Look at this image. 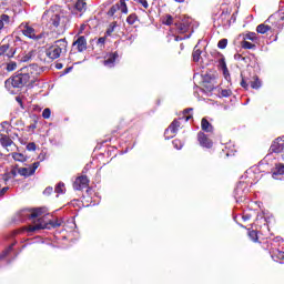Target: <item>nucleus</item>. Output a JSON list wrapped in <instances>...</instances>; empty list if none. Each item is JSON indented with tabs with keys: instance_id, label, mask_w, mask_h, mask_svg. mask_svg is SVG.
I'll list each match as a JSON object with an SVG mask.
<instances>
[{
	"instance_id": "f704fd0d",
	"label": "nucleus",
	"mask_w": 284,
	"mask_h": 284,
	"mask_svg": "<svg viewBox=\"0 0 284 284\" xmlns=\"http://www.w3.org/2000/svg\"><path fill=\"white\" fill-rule=\"evenodd\" d=\"M190 112H192V109H185L181 119H184L186 122L190 121V119H192V114Z\"/></svg>"
},
{
	"instance_id": "412c9836",
	"label": "nucleus",
	"mask_w": 284,
	"mask_h": 284,
	"mask_svg": "<svg viewBox=\"0 0 284 284\" xmlns=\"http://www.w3.org/2000/svg\"><path fill=\"white\" fill-rule=\"evenodd\" d=\"M12 159L20 163H26V161H28V158L23 153H12Z\"/></svg>"
},
{
	"instance_id": "f3484780",
	"label": "nucleus",
	"mask_w": 284,
	"mask_h": 284,
	"mask_svg": "<svg viewBox=\"0 0 284 284\" xmlns=\"http://www.w3.org/2000/svg\"><path fill=\"white\" fill-rule=\"evenodd\" d=\"M284 174V164H277L275 166V170L273 171V179H276V176H283Z\"/></svg>"
},
{
	"instance_id": "a211bd4d",
	"label": "nucleus",
	"mask_w": 284,
	"mask_h": 284,
	"mask_svg": "<svg viewBox=\"0 0 284 284\" xmlns=\"http://www.w3.org/2000/svg\"><path fill=\"white\" fill-rule=\"evenodd\" d=\"M17 174H19V169L13 168L9 173H6L3 179L6 182L10 181V179L17 178Z\"/></svg>"
},
{
	"instance_id": "f8f14e48",
	"label": "nucleus",
	"mask_w": 284,
	"mask_h": 284,
	"mask_svg": "<svg viewBox=\"0 0 284 284\" xmlns=\"http://www.w3.org/2000/svg\"><path fill=\"white\" fill-rule=\"evenodd\" d=\"M271 151L275 152L276 154L284 151V140H283V138H278L272 143Z\"/></svg>"
},
{
	"instance_id": "20e7f679",
	"label": "nucleus",
	"mask_w": 284,
	"mask_h": 284,
	"mask_svg": "<svg viewBox=\"0 0 284 284\" xmlns=\"http://www.w3.org/2000/svg\"><path fill=\"white\" fill-rule=\"evenodd\" d=\"M44 14L50 17L49 23L53 28H59L60 30H65L68 23V18L62 13H55L54 11H47Z\"/></svg>"
},
{
	"instance_id": "6e6d98bb",
	"label": "nucleus",
	"mask_w": 284,
	"mask_h": 284,
	"mask_svg": "<svg viewBox=\"0 0 284 284\" xmlns=\"http://www.w3.org/2000/svg\"><path fill=\"white\" fill-rule=\"evenodd\" d=\"M61 68H63V64L58 63V64H57V69H58V70H61Z\"/></svg>"
},
{
	"instance_id": "4be33fe9",
	"label": "nucleus",
	"mask_w": 284,
	"mask_h": 284,
	"mask_svg": "<svg viewBox=\"0 0 284 284\" xmlns=\"http://www.w3.org/2000/svg\"><path fill=\"white\" fill-rule=\"evenodd\" d=\"M201 125L204 132H212V124L207 121V119L203 118Z\"/></svg>"
},
{
	"instance_id": "c03bdc74",
	"label": "nucleus",
	"mask_w": 284,
	"mask_h": 284,
	"mask_svg": "<svg viewBox=\"0 0 284 284\" xmlns=\"http://www.w3.org/2000/svg\"><path fill=\"white\" fill-rule=\"evenodd\" d=\"M27 150L29 152H34V150H37V144L34 142H30L29 144H27Z\"/></svg>"
},
{
	"instance_id": "ea45409f",
	"label": "nucleus",
	"mask_w": 284,
	"mask_h": 284,
	"mask_svg": "<svg viewBox=\"0 0 284 284\" xmlns=\"http://www.w3.org/2000/svg\"><path fill=\"white\" fill-rule=\"evenodd\" d=\"M173 148H175V150H181L183 148V142H181V140H174Z\"/></svg>"
},
{
	"instance_id": "473e14b6",
	"label": "nucleus",
	"mask_w": 284,
	"mask_h": 284,
	"mask_svg": "<svg viewBox=\"0 0 284 284\" xmlns=\"http://www.w3.org/2000/svg\"><path fill=\"white\" fill-rule=\"evenodd\" d=\"M164 26H172L174 23V18L170 14H166L163 20Z\"/></svg>"
},
{
	"instance_id": "864d4df0",
	"label": "nucleus",
	"mask_w": 284,
	"mask_h": 284,
	"mask_svg": "<svg viewBox=\"0 0 284 284\" xmlns=\"http://www.w3.org/2000/svg\"><path fill=\"white\" fill-rule=\"evenodd\" d=\"M9 187L4 186L2 190H0V196H3V194H6V192H8Z\"/></svg>"
},
{
	"instance_id": "aec40b11",
	"label": "nucleus",
	"mask_w": 284,
	"mask_h": 284,
	"mask_svg": "<svg viewBox=\"0 0 284 284\" xmlns=\"http://www.w3.org/2000/svg\"><path fill=\"white\" fill-rule=\"evenodd\" d=\"M119 12L122 14H128V4L125 3V0H120L118 2Z\"/></svg>"
},
{
	"instance_id": "1a4fd4ad",
	"label": "nucleus",
	"mask_w": 284,
	"mask_h": 284,
	"mask_svg": "<svg viewBox=\"0 0 284 284\" xmlns=\"http://www.w3.org/2000/svg\"><path fill=\"white\" fill-rule=\"evenodd\" d=\"M89 184L90 180H88V176L81 175L73 182V190H85Z\"/></svg>"
},
{
	"instance_id": "72a5a7b5",
	"label": "nucleus",
	"mask_w": 284,
	"mask_h": 284,
	"mask_svg": "<svg viewBox=\"0 0 284 284\" xmlns=\"http://www.w3.org/2000/svg\"><path fill=\"white\" fill-rule=\"evenodd\" d=\"M251 88L253 90H258V88H261V80H258V78H254V80L251 81Z\"/></svg>"
},
{
	"instance_id": "0eeeda50",
	"label": "nucleus",
	"mask_w": 284,
	"mask_h": 284,
	"mask_svg": "<svg viewBox=\"0 0 284 284\" xmlns=\"http://www.w3.org/2000/svg\"><path fill=\"white\" fill-rule=\"evenodd\" d=\"M39 165H40L39 162H34L29 168H20L18 169V174H20V176H32V174H34L39 169Z\"/></svg>"
},
{
	"instance_id": "a878e982",
	"label": "nucleus",
	"mask_w": 284,
	"mask_h": 284,
	"mask_svg": "<svg viewBox=\"0 0 284 284\" xmlns=\"http://www.w3.org/2000/svg\"><path fill=\"white\" fill-rule=\"evenodd\" d=\"M55 194H65V184L60 182L55 186Z\"/></svg>"
},
{
	"instance_id": "09e8293b",
	"label": "nucleus",
	"mask_w": 284,
	"mask_h": 284,
	"mask_svg": "<svg viewBox=\"0 0 284 284\" xmlns=\"http://www.w3.org/2000/svg\"><path fill=\"white\" fill-rule=\"evenodd\" d=\"M50 114H52V112L50 111V109H44L43 112H42V116L44 119H50Z\"/></svg>"
},
{
	"instance_id": "7c9ffc66",
	"label": "nucleus",
	"mask_w": 284,
	"mask_h": 284,
	"mask_svg": "<svg viewBox=\"0 0 284 284\" xmlns=\"http://www.w3.org/2000/svg\"><path fill=\"white\" fill-rule=\"evenodd\" d=\"M201 54H202V51L196 49L195 47L193 51V61H195V63H197V61H201Z\"/></svg>"
},
{
	"instance_id": "4468645a",
	"label": "nucleus",
	"mask_w": 284,
	"mask_h": 284,
	"mask_svg": "<svg viewBox=\"0 0 284 284\" xmlns=\"http://www.w3.org/2000/svg\"><path fill=\"white\" fill-rule=\"evenodd\" d=\"M118 59H119V53L118 52L109 53L103 63H104L105 68H114V62Z\"/></svg>"
},
{
	"instance_id": "f257e3e1",
	"label": "nucleus",
	"mask_w": 284,
	"mask_h": 284,
	"mask_svg": "<svg viewBox=\"0 0 284 284\" xmlns=\"http://www.w3.org/2000/svg\"><path fill=\"white\" fill-rule=\"evenodd\" d=\"M41 216V209L29 210L24 209L19 211L16 215V221L18 223H23L26 221H33V225L27 229V232H37L38 230H50L51 227H61L59 221H47L45 216Z\"/></svg>"
},
{
	"instance_id": "2eb2a0df",
	"label": "nucleus",
	"mask_w": 284,
	"mask_h": 284,
	"mask_svg": "<svg viewBox=\"0 0 284 284\" xmlns=\"http://www.w3.org/2000/svg\"><path fill=\"white\" fill-rule=\"evenodd\" d=\"M175 26L181 34H184V32H187V30H190V21L179 22L175 23Z\"/></svg>"
},
{
	"instance_id": "4c0bfd02",
	"label": "nucleus",
	"mask_w": 284,
	"mask_h": 284,
	"mask_svg": "<svg viewBox=\"0 0 284 284\" xmlns=\"http://www.w3.org/2000/svg\"><path fill=\"white\" fill-rule=\"evenodd\" d=\"M14 54H17V49L14 47H10V49L7 51V55L8 59H12V57H14Z\"/></svg>"
},
{
	"instance_id": "2f4dec72",
	"label": "nucleus",
	"mask_w": 284,
	"mask_h": 284,
	"mask_svg": "<svg viewBox=\"0 0 284 284\" xmlns=\"http://www.w3.org/2000/svg\"><path fill=\"white\" fill-rule=\"evenodd\" d=\"M242 48L244 50H254V48H256V44H254L252 42L243 41L242 42Z\"/></svg>"
},
{
	"instance_id": "49530a36",
	"label": "nucleus",
	"mask_w": 284,
	"mask_h": 284,
	"mask_svg": "<svg viewBox=\"0 0 284 284\" xmlns=\"http://www.w3.org/2000/svg\"><path fill=\"white\" fill-rule=\"evenodd\" d=\"M8 122H3L2 124H0V134H3V132H8Z\"/></svg>"
},
{
	"instance_id": "4d7b16f0",
	"label": "nucleus",
	"mask_w": 284,
	"mask_h": 284,
	"mask_svg": "<svg viewBox=\"0 0 284 284\" xmlns=\"http://www.w3.org/2000/svg\"><path fill=\"white\" fill-rule=\"evenodd\" d=\"M176 3H184L185 0H174Z\"/></svg>"
},
{
	"instance_id": "8fccbe9b",
	"label": "nucleus",
	"mask_w": 284,
	"mask_h": 284,
	"mask_svg": "<svg viewBox=\"0 0 284 284\" xmlns=\"http://www.w3.org/2000/svg\"><path fill=\"white\" fill-rule=\"evenodd\" d=\"M136 1H138V3H141V6H143V8H145V10H148V8H150L148 0H136Z\"/></svg>"
},
{
	"instance_id": "37998d69",
	"label": "nucleus",
	"mask_w": 284,
	"mask_h": 284,
	"mask_svg": "<svg viewBox=\"0 0 284 284\" xmlns=\"http://www.w3.org/2000/svg\"><path fill=\"white\" fill-rule=\"evenodd\" d=\"M219 68H220L221 70H224L225 68H227V63H225V58H221V59L219 60Z\"/></svg>"
},
{
	"instance_id": "e433bc0d",
	"label": "nucleus",
	"mask_w": 284,
	"mask_h": 284,
	"mask_svg": "<svg viewBox=\"0 0 284 284\" xmlns=\"http://www.w3.org/2000/svg\"><path fill=\"white\" fill-rule=\"evenodd\" d=\"M248 236H250L251 241H253L254 243H256V241H258V234L256 233V231H248Z\"/></svg>"
},
{
	"instance_id": "5fc2aeb1",
	"label": "nucleus",
	"mask_w": 284,
	"mask_h": 284,
	"mask_svg": "<svg viewBox=\"0 0 284 284\" xmlns=\"http://www.w3.org/2000/svg\"><path fill=\"white\" fill-rule=\"evenodd\" d=\"M234 57H235V59H242V60H245V58L241 57V54H239V53H237V54H235Z\"/></svg>"
},
{
	"instance_id": "9d476101",
	"label": "nucleus",
	"mask_w": 284,
	"mask_h": 284,
	"mask_svg": "<svg viewBox=\"0 0 284 284\" xmlns=\"http://www.w3.org/2000/svg\"><path fill=\"white\" fill-rule=\"evenodd\" d=\"M73 47L77 48L78 52H85L88 50V40L81 36L73 42Z\"/></svg>"
},
{
	"instance_id": "39448f33",
	"label": "nucleus",
	"mask_w": 284,
	"mask_h": 284,
	"mask_svg": "<svg viewBox=\"0 0 284 284\" xmlns=\"http://www.w3.org/2000/svg\"><path fill=\"white\" fill-rule=\"evenodd\" d=\"M22 33L24 34V37L33 39V41H41V39H45V33H40L37 36V33L34 32V28L30 26H24V28L22 29Z\"/></svg>"
},
{
	"instance_id": "dca6fc26",
	"label": "nucleus",
	"mask_w": 284,
	"mask_h": 284,
	"mask_svg": "<svg viewBox=\"0 0 284 284\" xmlns=\"http://www.w3.org/2000/svg\"><path fill=\"white\" fill-rule=\"evenodd\" d=\"M33 57H37V51H29L28 53L21 57L20 61L22 63H28V61H32Z\"/></svg>"
},
{
	"instance_id": "ddd939ff",
	"label": "nucleus",
	"mask_w": 284,
	"mask_h": 284,
	"mask_svg": "<svg viewBox=\"0 0 284 284\" xmlns=\"http://www.w3.org/2000/svg\"><path fill=\"white\" fill-rule=\"evenodd\" d=\"M197 141L200 143V145H202V148H212V140L207 139V135H205V133L200 132L197 134Z\"/></svg>"
},
{
	"instance_id": "c85d7f7f",
	"label": "nucleus",
	"mask_w": 284,
	"mask_h": 284,
	"mask_svg": "<svg viewBox=\"0 0 284 284\" xmlns=\"http://www.w3.org/2000/svg\"><path fill=\"white\" fill-rule=\"evenodd\" d=\"M116 12H119L118 2L110 8V10L108 11V16L109 17H114V14H116Z\"/></svg>"
},
{
	"instance_id": "c9c22d12",
	"label": "nucleus",
	"mask_w": 284,
	"mask_h": 284,
	"mask_svg": "<svg viewBox=\"0 0 284 284\" xmlns=\"http://www.w3.org/2000/svg\"><path fill=\"white\" fill-rule=\"evenodd\" d=\"M217 48H220V50H225L227 48V39L220 40L217 43Z\"/></svg>"
},
{
	"instance_id": "a18cd8bd",
	"label": "nucleus",
	"mask_w": 284,
	"mask_h": 284,
	"mask_svg": "<svg viewBox=\"0 0 284 284\" xmlns=\"http://www.w3.org/2000/svg\"><path fill=\"white\" fill-rule=\"evenodd\" d=\"M223 72V77L226 81H230L231 77H230V70H227V68L222 69Z\"/></svg>"
},
{
	"instance_id": "bb28decb",
	"label": "nucleus",
	"mask_w": 284,
	"mask_h": 284,
	"mask_svg": "<svg viewBox=\"0 0 284 284\" xmlns=\"http://www.w3.org/2000/svg\"><path fill=\"white\" fill-rule=\"evenodd\" d=\"M6 70L7 72H14V70H17V62L14 61L7 62Z\"/></svg>"
},
{
	"instance_id": "a19ab883",
	"label": "nucleus",
	"mask_w": 284,
	"mask_h": 284,
	"mask_svg": "<svg viewBox=\"0 0 284 284\" xmlns=\"http://www.w3.org/2000/svg\"><path fill=\"white\" fill-rule=\"evenodd\" d=\"M245 39H247V41H256V33L250 32L245 36Z\"/></svg>"
},
{
	"instance_id": "c756f323",
	"label": "nucleus",
	"mask_w": 284,
	"mask_h": 284,
	"mask_svg": "<svg viewBox=\"0 0 284 284\" xmlns=\"http://www.w3.org/2000/svg\"><path fill=\"white\" fill-rule=\"evenodd\" d=\"M10 44L0 45V57H6L8 51L10 50Z\"/></svg>"
},
{
	"instance_id": "3c124183",
	"label": "nucleus",
	"mask_w": 284,
	"mask_h": 284,
	"mask_svg": "<svg viewBox=\"0 0 284 284\" xmlns=\"http://www.w3.org/2000/svg\"><path fill=\"white\" fill-rule=\"evenodd\" d=\"M52 192H53L52 186H48V187L43 191V194H45L47 196H50V194H52Z\"/></svg>"
},
{
	"instance_id": "13d9d810",
	"label": "nucleus",
	"mask_w": 284,
	"mask_h": 284,
	"mask_svg": "<svg viewBox=\"0 0 284 284\" xmlns=\"http://www.w3.org/2000/svg\"><path fill=\"white\" fill-rule=\"evenodd\" d=\"M244 221H247V217H244Z\"/></svg>"
},
{
	"instance_id": "423d86ee",
	"label": "nucleus",
	"mask_w": 284,
	"mask_h": 284,
	"mask_svg": "<svg viewBox=\"0 0 284 284\" xmlns=\"http://www.w3.org/2000/svg\"><path fill=\"white\" fill-rule=\"evenodd\" d=\"M65 3H68L69 8L78 10V12H85V8L88 7L85 0H65Z\"/></svg>"
},
{
	"instance_id": "79ce46f5",
	"label": "nucleus",
	"mask_w": 284,
	"mask_h": 284,
	"mask_svg": "<svg viewBox=\"0 0 284 284\" xmlns=\"http://www.w3.org/2000/svg\"><path fill=\"white\" fill-rule=\"evenodd\" d=\"M10 252H12V245L9 246L7 250H4L2 252V254H0V261H1V258H6V256H8V254H10Z\"/></svg>"
},
{
	"instance_id": "7ed1b4c3",
	"label": "nucleus",
	"mask_w": 284,
	"mask_h": 284,
	"mask_svg": "<svg viewBox=\"0 0 284 284\" xmlns=\"http://www.w3.org/2000/svg\"><path fill=\"white\" fill-rule=\"evenodd\" d=\"M68 51V41L65 39H60L55 41L51 47L45 51V54L49 59H59L63 52Z\"/></svg>"
},
{
	"instance_id": "cd10ccee",
	"label": "nucleus",
	"mask_w": 284,
	"mask_h": 284,
	"mask_svg": "<svg viewBox=\"0 0 284 284\" xmlns=\"http://www.w3.org/2000/svg\"><path fill=\"white\" fill-rule=\"evenodd\" d=\"M97 48H99V50H105V37H101L98 39Z\"/></svg>"
},
{
	"instance_id": "6e6552de",
	"label": "nucleus",
	"mask_w": 284,
	"mask_h": 284,
	"mask_svg": "<svg viewBox=\"0 0 284 284\" xmlns=\"http://www.w3.org/2000/svg\"><path fill=\"white\" fill-rule=\"evenodd\" d=\"M181 128V122L179 120H174L170 126L165 130L164 135L168 136V139H172L179 132V129Z\"/></svg>"
},
{
	"instance_id": "5701e85b",
	"label": "nucleus",
	"mask_w": 284,
	"mask_h": 284,
	"mask_svg": "<svg viewBox=\"0 0 284 284\" xmlns=\"http://www.w3.org/2000/svg\"><path fill=\"white\" fill-rule=\"evenodd\" d=\"M229 17H230V13H227V11H222L220 17L217 18V26H224L225 24L224 20L227 19Z\"/></svg>"
},
{
	"instance_id": "603ef678",
	"label": "nucleus",
	"mask_w": 284,
	"mask_h": 284,
	"mask_svg": "<svg viewBox=\"0 0 284 284\" xmlns=\"http://www.w3.org/2000/svg\"><path fill=\"white\" fill-rule=\"evenodd\" d=\"M241 87L247 90V82L244 79L241 81Z\"/></svg>"
},
{
	"instance_id": "9b49d317",
	"label": "nucleus",
	"mask_w": 284,
	"mask_h": 284,
	"mask_svg": "<svg viewBox=\"0 0 284 284\" xmlns=\"http://www.w3.org/2000/svg\"><path fill=\"white\" fill-rule=\"evenodd\" d=\"M0 143L2 148H6L7 152H10V149L8 148H12V145H14L12 139H10L6 133H0Z\"/></svg>"
},
{
	"instance_id": "6ab92c4d",
	"label": "nucleus",
	"mask_w": 284,
	"mask_h": 284,
	"mask_svg": "<svg viewBox=\"0 0 284 284\" xmlns=\"http://www.w3.org/2000/svg\"><path fill=\"white\" fill-rule=\"evenodd\" d=\"M270 30H272V27L267 24H258L256 27V32H258V34H266V32H270Z\"/></svg>"
},
{
	"instance_id": "58836bf2",
	"label": "nucleus",
	"mask_w": 284,
	"mask_h": 284,
	"mask_svg": "<svg viewBox=\"0 0 284 284\" xmlns=\"http://www.w3.org/2000/svg\"><path fill=\"white\" fill-rule=\"evenodd\" d=\"M0 21L6 26L8 23H10V16L8 14H1L0 16Z\"/></svg>"
},
{
	"instance_id": "393cba45",
	"label": "nucleus",
	"mask_w": 284,
	"mask_h": 284,
	"mask_svg": "<svg viewBox=\"0 0 284 284\" xmlns=\"http://www.w3.org/2000/svg\"><path fill=\"white\" fill-rule=\"evenodd\" d=\"M115 29H116V22L110 23L106 29L105 37H112V32H114Z\"/></svg>"
},
{
	"instance_id": "b1692460",
	"label": "nucleus",
	"mask_w": 284,
	"mask_h": 284,
	"mask_svg": "<svg viewBox=\"0 0 284 284\" xmlns=\"http://www.w3.org/2000/svg\"><path fill=\"white\" fill-rule=\"evenodd\" d=\"M139 18L136 17V13H131L128 18H126V23H129V26H134L136 23V20Z\"/></svg>"
},
{
	"instance_id": "f03ea898",
	"label": "nucleus",
	"mask_w": 284,
	"mask_h": 284,
	"mask_svg": "<svg viewBox=\"0 0 284 284\" xmlns=\"http://www.w3.org/2000/svg\"><path fill=\"white\" fill-rule=\"evenodd\" d=\"M41 74V68L38 64H30L18 71L11 79L13 88H23L28 83H34L37 78Z\"/></svg>"
},
{
	"instance_id": "de8ad7c7",
	"label": "nucleus",
	"mask_w": 284,
	"mask_h": 284,
	"mask_svg": "<svg viewBox=\"0 0 284 284\" xmlns=\"http://www.w3.org/2000/svg\"><path fill=\"white\" fill-rule=\"evenodd\" d=\"M221 95L224 98L232 97V90L224 89L222 90Z\"/></svg>"
}]
</instances>
